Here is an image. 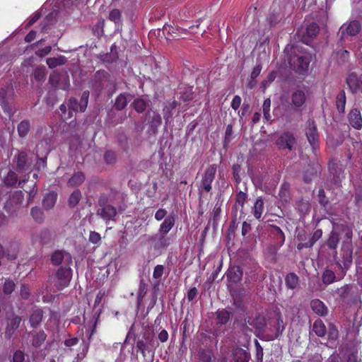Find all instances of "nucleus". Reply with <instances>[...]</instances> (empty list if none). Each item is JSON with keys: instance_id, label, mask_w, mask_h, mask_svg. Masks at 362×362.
I'll return each instance as SVG.
<instances>
[{"instance_id": "1", "label": "nucleus", "mask_w": 362, "mask_h": 362, "mask_svg": "<svg viewBox=\"0 0 362 362\" xmlns=\"http://www.w3.org/2000/svg\"><path fill=\"white\" fill-rule=\"evenodd\" d=\"M351 239L352 230L350 227L345 225L334 224L332 231L327 242L329 248L335 250L339 240H342L341 255L345 269H347L352 262Z\"/></svg>"}, {"instance_id": "2", "label": "nucleus", "mask_w": 362, "mask_h": 362, "mask_svg": "<svg viewBox=\"0 0 362 362\" xmlns=\"http://www.w3.org/2000/svg\"><path fill=\"white\" fill-rule=\"evenodd\" d=\"M360 29L361 24L358 21L354 20L344 23L339 30L341 40L346 41L349 37L355 36Z\"/></svg>"}, {"instance_id": "3", "label": "nucleus", "mask_w": 362, "mask_h": 362, "mask_svg": "<svg viewBox=\"0 0 362 362\" xmlns=\"http://www.w3.org/2000/svg\"><path fill=\"white\" fill-rule=\"evenodd\" d=\"M216 167L210 165L206 170L199 187L200 193L209 192L211 189V183L215 177Z\"/></svg>"}, {"instance_id": "4", "label": "nucleus", "mask_w": 362, "mask_h": 362, "mask_svg": "<svg viewBox=\"0 0 362 362\" xmlns=\"http://www.w3.org/2000/svg\"><path fill=\"white\" fill-rule=\"evenodd\" d=\"M14 93L12 84H8L0 90V103L4 111L11 117V109L8 105V100L13 97Z\"/></svg>"}, {"instance_id": "5", "label": "nucleus", "mask_w": 362, "mask_h": 362, "mask_svg": "<svg viewBox=\"0 0 362 362\" xmlns=\"http://www.w3.org/2000/svg\"><path fill=\"white\" fill-rule=\"evenodd\" d=\"M71 269L69 267H62L57 272V286L59 289L66 287L71 279Z\"/></svg>"}, {"instance_id": "6", "label": "nucleus", "mask_w": 362, "mask_h": 362, "mask_svg": "<svg viewBox=\"0 0 362 362\" xmlns=\"http://www.w3.org/2000/svg\"><path fill=\"white\" fill-rule=\"evenodd\" d=\"M346 81L353 93H362V73L350 74Z\"/></svg>"}, {"instance_id": "7", "label": "nucleus", "mask_w": 362, "mask_h": 362, "mask_svg": "<svg viewBox=\"0 0 362 362\" xmlns=\"http://www.w3.org/2000/svg\"><path fill=\"white\" fill-rule=\"evenodd\" d=\"M88 92H84L79 102L75 98H71L68 104L69 109L74 112H84L88 105Z\"/></svg>"}, {"instance_id": "8", "label": "nucleus", "mask_w": 362, "mask_h": 362, "mask_svg": "<svg viewBox=\"0 0 362 362\" xmlns=\"http://www.w3.org/2000/svg\"><path fill=\"white\" fill-rule=\"evenodd\" d=\"M302 40L304 43L308 44L319 32V27L315 23H312L306 26L304 29L301 28Z\"/></svg>"}, {"instance_id": "9", "label": "nucleus", "mask_w": 362, "mask_h": 362, "mask_svg": "<svg viewBox=\"0 0 362 362\" xmlns=\"http://www.w3.org/2000/svg\"><path fill=\"white\" fill-rule=\"evenodd\" d=\"M155 249L165 248L170 245V238L166 235L158 233L150 238Z\"/></svg>"}, {"instance_id": "10", "label": "nucleus", "mask_w": 362, "mask_h": 362, "mask_svg": "<svg viewBox=\"0 0 362 362\" xmlns=\"http://www.w3.org/2000/svg\"><path fill=\"white\" fill-rule=\"evenodd\" d=\"M295 144V139L292 134L284 133L276 141V144L280 148H288L291 150Z\"/></svg>"}, {"instance_id": "11", "label": "nucleus", "mask_w": 362, "mask_h": 362, "mask_svg": "<svg viewBox=\"0 0 362 362\" xmlns=\"http://www.w3.org/2000/svg\"><path fill=\"white\" fill-rule=\"evenodd\" d=\"M349 121L351 127L356 129L362 127V116L361 112L357 109L352 110L349 114Z\"/></svg>"}, {"instance_id": "12", "label": "nucleus", "mask_w": 362, "mask_h": 362, "mask_svg": "<svg viewBox=\"0 0 362 362\" xmlns=\"http://www.w3.org/2000/svg\"><path fill=\"white\" fill-rule=\"evenodd\" d=\"M98 214L105 221H110L117 214L116 209L110 205L104 206L98 210Z\"/></svg>"}, {"instance_id": "13", "label": "nucleus", "mask_w": 362, "mask_h": 362, "mask_svg": "<svg viewBox=\"0 0 362 362\" xmlns=\"http://www.w3.org/2000/svg\"><path fill=\"white\" fill-rule=\"evenodd\" d=\"M306 136L309 143L315 147L318 141V134L313 122H309L306 129Z\"/></svg>"}, {"instance_id": "14", "label": "nucleus", "mask_w": 362, "mask_h": 362, "mask_svg": "<svg viewBox=\"0 0 362 362\" xmlns=\"http://www.w3.org/2000/svg\"><path fill=\"white\" fill-rule=\"evenodd\" d=\"M311 56L308 54L298 57L297 59L296 71L300 73L307 71L311 62Z\"/></svg>"}, {"instance_id": "15", "label": "nucleus", "mask_w": 362, "mask_h": 362, "mask_svg": "<svg viewBox=\"0 0 362 362\" xmlns=\"http://www.w3.org/2000/svg\"><path fill=\"white\" fill-rule=\"evenodd\" d=\"M175 225V218L173 216H168L160 224L158 232L167 235Z\"/></svg>"}, {"instance_id": "16", "label": "nucleus", "mask_w": 362, "mask_h": 362, "mask_svg": "<svg viewBox=\"0 0 362 362\" xmlns=\"http://www.w3.org/2000/svg\"><path fill=\"white\" fill-rule=\"evenodd\" d=\"M312 310L319 315H325L327 313V309L322 301L315 299L310 302Z\"/></svg>"}, {"instance_id": "17", "label": "nucleus", "mask_w": 362, "mask_h": 362, "mask_svg": "<svg viewBox=\"0 0 362 362\" xmlns=\"http://www.w3.org/2000/svg\"><path fill=\"white\" fill-rule=\"evenodd\" d=\"M233 359L235 362H248L249 354L241 348H235L233 352Z\"/></svg>"}, {"instance_id": "18", "label": "nucleus", "mask_w": 362, "mask_h": 362, "mask_svg": "<svg viewBox=\"0 0 362 362\" xmlns=\"http://www.w3.org/2000/svg\"><path fill=\"white\" fill-rule=\"evenodd\" d=\"M21 321V319L18 316H13V317L8 319V327L6 331V334L8 337H10L13 333L14 330L18 327Z\"/></svg>"}, {"instance_id": "19", "label": "nucleus", "mask_w": 362, "mask_h": 362, "mask_svg": "<svg viewBox=\"0 0 362 362\" xmlns=\"http://www.w3.org/2000/svg\"><path fill=\"white\" fill-rule=\"evenodd\" d=\"M306 100L305 93L303 90L294 92L291 97L292 104L296 107L302 106Z\"/></svg>"}, {"instance_id": "20", "label": "nucleus", "mask_w": 362, "mask_h": 362, "mask_svg": "<svg viewBox=\"0 0 362 362\" xmlns=\"http://www.w3.org/2000/svg\"><path fill=\"white\" fill-rule=\"evenodd\" d=\"M243 272L240 267L235 266L231 267L228 272L227 276L230 279V281L233 282H237L240 281L242 278Z\"/></svg>"}, {"instance_id": "21", "label": "nucleus", "mask_w": 362, "mask_h": 362, "mask_svg": "<svg viewBox=\"0 0 362 362\" xmlns=\"http://www.w3.org/2000/svg\"><path fill=\"white\" fill-rule=\"evenodd\" d=\"M57 194L54 192H50L46 194L43 199V206L46 209L52 208L57 201Z\"/></svg>"}, {"instance_id": "22", "label": "nucleus", "mask_w": 362, "mask_h": 362, "mask_svg": "<svg viewBox=\"0 0 362 362\" xmlns=\"http://www.w3.org/2000/svg\"><path fill=\"white\" fill-rule=\"evenodd\" d=\"M66 59L64 56H59L57 57H49L47 59V64L50 69H54L58 66H61L65 64Z\"/></svg>"}, {"instance_id": "23", "label": "nucleus", "mask_w": 362, "mask_h": 362, "mask_svg": "<svg viewBox=\"0 0 362 362\" xmlns=\"http://www.w3.org/2000/svg\"><path fill=\"white\" fill-rule=\"evenodd\" d=\"M131 99L132 97L129 95L120 94L115 100L116 108L118 110L124 109Z\"/></svg>"}, {"instance_id": "24", "label": "nucleus", "mask_w": 362, "mask_h": 362, "mask_svg": "<svg viewBox=\"0 0 362 362\" xmlns=\"http://www.w3.org/2000/svg\"><path fill=\"white\" fill-rule=\"evenodd\" d=\"M264 211V202L261 198H257L252 209L254 216L259 219Z\"/></svg>"}, {"instance_id": "25", "label": "nucleus", "mask_w": 362, "mask_h": 362, "mask_svg": "<svg viewBox=\"0 0 362 362\" xmlns=\"http://www.w3.org/2000/svg\"><path fill=\"white\" fill-rule=\"evenodd\" d=\"M65 257H67L69 260H71L70 255L68 253L64 252L62 251H56L52 254L51 261L53 264L59 265L62 263V260Z\"/></svg>"}, {"instance_id": "26", "label": "nucleus", "mask_w": 362, "mask_h": 362, "mask_svg": "<svg viewBox=\"0 0 362 362\" xmlns=\"http://www.w3.org/2000/svg\"><path fill=\"white\" fill-rule=\"evenodd\" d=\"M313 330L318 337H324L326 334L325 325L320 320H316L314 322L313 326Z\"/></svg>"}, {"instance_id": "27", "label": "nucleus", "mask_w": 362, "mask_h": 362, "mask_svg": "<svg viewBox=\"0 0 362 362\" xmlns=\"http://www.w3.org/2000/svg\"><path fill=\"white\" fill-rule=\"evenodd\" d=\"M42 318V310L40 309L35 310L33 312V313L30 316V319L31 326L33 327H35L36 326H37L40 324V322H41Z\"/></svg>"}, {"instance_id": "28", "label": "nucleus", "mask_w": 362, "mask_h": 362, "mask_svg": "<svg viewBox=\"0 0 362 362\" xmlns=\"http://www.w3.org/2000/svg\"><path fill=\"white\" fill-rule=\"evenodd\" d=\"M286 284L291 289L297 287L298 284V277L293 273L288 274L286 277Z\"/></svg>"}, {"instance_id": "29", "label": "nucleus", "mask_w": 362, "mask_h": 362, "mask_svg": "<svg viewBox=\"0 0 362 362\" xmlns=\"http://www.w3.org/2000/svg\"><path fill=\"white\" fill-rule=\"evenodd\" d=\"M56 16V12H52L45 18L41 28L42 32H45L49 28V25L54 23Z\"/></svg>"}, {"instance_id": "30", "label": "nucleus", "mask_w": 362, "mask_h": 362, "mask_svg": "<svg viewBox=\"0 0 362 362\" xmlns=\"http://www.w3.org/2000/svg\"><path fill=\"white\" fill-rule=\"evenodd\" d=\"M85 177L83 173H75L69 180V185L71 187H75L81 185Z\"/></svg>"}, {"instance_id": "31", "label": "nucleus", "mask_w": 362, "mask_h": 362, "mask_svg": "<svg viewBox=\"0 0 362 362\" xmlns=\"http://www.w3.org/2000/svg\"><path fill=\"white\" fill-rule=\"evenodd\" d=\"M346 105V96L344 92H341L337 97L336 105L339 112H344Z\"/></svg>"}, {"instance_id": "32", "label": "nucleus", "mask_w": 362, "mask_h": 362, "mask_svg": "<svg viewBox=\"0 0 362 362\" xmlns=\"http://www.w3.org/2000/svg\"><path fill=\"white\" fill-rule=\"evenodd\" d=\"M30 123L27 120L22 121L18 126V132L21 137L25 136L30 130Z\"/></svg>"}, {"instance_id": "33", "label": "nucleus", "mask_w": 362, "mask_h": 362, "mask_svg": "<svg viewBox=\"0 0 362 362\" xmlns=\"http://www.w3.org/2000/svg\"><path fill=\"white\" fill-rule=\"evenodd\" d=\"M46 75V69L45 66H38L34 71V78L38 81L41 82L45 80Z\"/></svg>"}, {"instance_id": "34", "label": "nucleus", "mask_w": 362, "mask_h": 362, "mask_svg": "<svg viewBox=\"0 0 362 362\" xmlns=\"http://www.w3.org/2000/svg\"><path fill=\"white\" fill-rule=\"evenodd\" d=\"M335 280V274L332 270L327 269L322 275V281L325 284H330Z\"/></svg>"}, {"instance_id": "35", "label": "nucleus", "mask_w": 362, "mask_h": 362, "mask_svg": "<svg viewBox=\"0 0 362 362\" xmlns=\"http://www.w3.org/2000/svg\"><path fill=\"white\" fill-rule=\"evenodd\" d=\"M81 197V194L79 190L74 191L69 199V205L71 206H75L80 201Z\"/></svg>"}, {"instance_id": "36", "label": "nucleus", "mask_w": 362, "mask_h": 362, "mask_svg": "<svg viewBox=\"0 0 362 362\" xmlns=\"http://www.w3.org/2000/svg\"><path fill=\"white\" fill-rule=\"evenodd\" d=\"M46 339V334L43 332H38L35 334L33 339V345L35 346H40Z\"/></svg>"}, {"instance_id": "37", "label": "nucleus", "mask_w": 362, "mask_h": 362, "mask_svg": "<svg viewBox=\"0 0 362 362\" xmlns=\"http://www.w3.org/2000/svg\"><path fill=\"white\" fill-rule=\"evenodd\" d=\"M18 181L17 176L13 171H9L7 176L5 177L4 182L6 185L13 186L16 184Z\"/></svg>"}, {"instance_id": "38", "label": "nucleus", "mask_w": 362, "mask_h": 362, "mask_svg": "<svg viewBox=\"0 0 362 362\" xmlns=\"http://www.w3.org/2000/svg\"><path fill=\"white\" fill-rule=\"evenodd\" d=\"M31 216L37 222H42L43 221V213L38 207H33L31 209Z\"/></svg>"}, {"instance_id": "39", "label": "nucleus", "mask_w": 362, "mask_h": 362, "mask_svg": "<svg viewBox=\"0 0 362 362\" xmlns=\"http://www.w3.org/2000/svg\"><path fill=\"white\" fill-rule=\"evenodd\" d=\"M230 313L228 311L225 310L217 311V318L220 323L226 324L228 321Z\"/></svg>"}, {"instance_id": "40", "label": "nucleus", "mask_w": 362, "mask_h": 362, "mask_svg": "<svg viewBox=\"0 0 362 362\" xmlns=\"http://www.w3.org/2000/svg\"><path fill=\"white\" fill-rule=\"evenodd\" d=\"M270 107H271V100H270V99L267 98L264 101L263 106H262L264 117L267 120H269L271 118V116L269 114Z\"/></svg>"}, {"instance_id": "41", "label": "nucleus", "mask_w": 362, "mask_h": 362, "mask_svg": "<svg viewBox=\"0 0 362 362\" xmlns=\"http://www.w3.org/2000/svg\"><path fill=\"white\" fill-rule=\"evenodd\" d=\"M27 155L24 152H21L17 156V166L20 169H24L26 163Z\"/></svg>"}, {"instance_id": "42", "label": "nucleus", "mask_w": 362, "mask_h": 362, "mask_svg": "<svg viewBox=\"0 0 362 362\" xmlns=\"http://www.w3.org/2000/svg\"><path fill=\"white\" fill-rule=\"evenodd\" d=\"M134 107L139 112H143L146 107V102L144 99H136L134 101Z\"/></svg>"}, {"instance_id": "43", "label": "nucleus", "mask_w": 362, "mask_h": 362, "mask_svg": "<svg viewBox=\"0 0 362 362\" xmlns=\"http://www.w3.org/2000/svg\"><path fill=\"white\" fill-rule=\"evenodd\" d=\"M164 267L163 265H156L154 268L153 277L156 280H160L163 274Z\"/></svg>"}, {"instance_id": "44", "label": "nucleus", "mask_w": 362, "mask_h": 362, "mask_svg": "<svg viewBox=\"0 0 362 362\" xmlns=\"http://www.w3.org/2000/svg\"><path fill=\"white\" fill-rule=\"evenodd\" d=\"M121 13L118 9H113L109 13V19L115 23L120 21Z\"/></svg>"}, {"instance_id": "45", "label": "nucleus", "mask_w": 362, "mask_h": 362, "mask_svg": "<svg viewBox=\"0 0 362 362\" xmlns=\"http://www.w3.org/2000/svg\"><path fill=\"white\" fill-rule=\"evenodd\" d=\"M52 51V47L51 46H47L42 49H40L37 51H36L35 54L39 57H43L47 56Z\"/></svg>"}, {"instance_id": "46", "label": "nucleus", "mask_w": 362, "mask_h": 362, "mask_svg": "<svg viewBox=\"0 0 362 362\" xmlns=\"http://www.w3.org/2000/svg\"><path fill=\"white\" fill-rule=\"evenodd\" d=\"M101 240L100 235L95 231L90 232L89 235V241L93 244L98 243Z\"/></svg>"}, {"instance_id": "47", "label": "nucleus", "mask_w": 362, "mask_h": 362, "mask_svg": "<svg viewBox=\"0 0 362 362\" xmlns=\"http://www.w3.org/2000/svg\"><path fill=\"white\" fill-rule=\"evenodd\" d=\"M14 283L11 281H6L4 285V291L6 294L11 293L14 290Z\"/></svg>"}, {"instance_id": "48", "label": "nucleus", "mask_w": 362, "mask_h": 362, "mask_svg": "<svg viewBox=\"0 0 362 362\" xmlns=\"http://www.w3.org/2000/svg\"><path fill=\"white\" fill-rule=\"evenodd\" d=\"M242 99L239 95H235L231 103V107L233 110H237L241 104Z\"/></svg>"}, {"instance_id": "49", "label": "nucleus", "mask_w": 362, "mask_h": 362, "mask_svg": "<svg viewBox=\"0 0 362 362\" xmlns=\"http://www.w3.org/2000/svg\"><path fill=\"white\" fill-rule=\"evenodd\" d=\"M24 361V354L21 351L14 353L13 357V362H23Z\"/></svg>"}, {"instance_id": "50", "label": "nucleus", "mask_w": 362, "mask_h": 362, "mask_svg": "<svg viewBox=\"0 0 362 362\" xmlns=\"http://www.w3.org/2000/svg\"><path fill=\"white\" fill-rule=\"evenodd\" d=\"M167 214V211L164 209H158L155 214V218L157 221H161L163 219Z\"/></svg>"}, {"instance_id": "51", "label": "nucleus", "mask_w": 362, "mask_h": 362, "mask_svg": "<svg viewBox=\"0 0 362 362\" xmlns=\"http://www.w3.org/2000/svg\"><path fill=\"white\" fill-rule=\"evenodd\" d=\"M197 295V290L195 287L191 288L187 293V298L189 301L193 300Z\"/></svg>"}, {"instance_id": "52", "label": "nucleus", "mask_w": 362, "mask_h": 362, "mask_svg": "<svg viewBox=\"0 0 362 362\" xmlns=\"http://www.w3.org/2000/svg\"><path fill=\"white\" fill-rule=\"evenodd\" d=\"M158 339L161 342H165L168 339V333L163 329L158 334Z\"/></svg>"}, {"instance_id": "53", "label": "nucleus", "mask_w": 362, "mask_h": 362, "mask_svg": "<svg viewBox=\"0 0 362 362\" xmlns=\"http://www.w3.org/2000/svg\"><path fill=\"white\" fill-rule=\"evenodd\" d=\"M255 345L257 349V357L259 360H262L263 357V349L257 341H256Z\"/></svg>"}, {"instance_id": "54", "label": "nucleus", "mask_w": 362, "mask_h": 362, "mask_svg": "<svg viewBox=\"0 0 362 362\" xmlns=\"http://www.w3.org/2000/svg\"><path fill=\"white\" fill-rule=\"evenodd\" d=\"M30 293V289L27 286H22L21 288V295L22 298H27Z\"/></svg>"}, {"instance_id": "55", "label": "nucleus", "mask_w": 362, "mask_h": 362, "mask_svg": "<svg viewBox=\"0 0 362 362\" xmlns=\"http://www.w3.org/2000/svg\"><path fill=\"white\" fill-rule=\"evenodd\" d=\"M36 36V32L34 30H31L29 32V33L25 36V41L27 42H30L33 41Z\"/></svg>"}, {"instance_id": "56", "label": "nucleus", "mask_w": 362, "mask_h": 362, "mask_svg": "<svg viewBox=\"0 0 362 362\" xmlns=\"http://www.w3.org/2000/svg\"><path fill=\"white\" fill-rule=\"evenodd\" d=\"M78 339L77 338H70L64 341V344L66 346H75L78 343Z\"/></svg>"}, {"instance_id": "57", "label": "nucleus", "mask_w": 362, "mask_h": 362, "mask_svg": "<svg viewBox=\"0 0 362 362\" xmlns=\"http://www.w3.org/2000/svg\"><path fill=\"white\" fill-rule=\"evenodd\" d=\"M104 295H105V292L101 291L98 293V295L96 296L95 299L94 306H96L100 303V302L102 301V300L103 298Z\"/></svg>"}, {"instance_id": "58", "label": "nucleus", "mask_w": 362, "mask_h": 362, "mask_svg": "<svg viewBox=\"0 0 362 362\" xmlns=\"http://www.w3.org/2000/svg\"><path fill=\"white\" fill-rule=\"evenodd\" d=\"M40 18V14L39 13H35L29 21L28 23L27 24L26 27L31 26L33 25L35 22H37L39 18Z\"/></svg>"}, {"instance_id": "59", "label": "nucleus", "mask_w": 362, "mask_h": 362, "mask_svg": "<svg viewBox=\"0 0 362 362\" xmlns=\"http://www.w3.org/2000/svg\"><path fill=\"white\" fill-rule=\"evenodd\" d=\"M322 230H317L313 233V238H312V243H311V245H313L315 241H317L319 238H320L322 237Z\"/></svg>"}, {"instance_id": "60", "label": "nucleus", "mask_w": 362, "mask_h": 362, "mask_svg": "<svg viewBox=\"0 0 362 362\" xmlns=\"http://www.w3.org/2000/svg\"><path fill=\"white\" fill-rule=\"evenodd\" d=\"M250 229V224L247 223L246 222H244L243 223V227H242V234L243 235H245L248 233Z\"/></svg>"}, {"instance_id": "61", "label": "nucleus", "mask_w": 362, "mask_h": 362, "mask_svg": "<svg viewBox=\"0 0 362 362\" xmlns=\"http://www.w3.org/2000/svg\"><path fill=\"white\" fill-rule=\"evenodd\" d=\"M233 132V128L230 124H228L226 129V139L229 140Z\"/></svg>"}, {"instance_id": "62", "label": "nucleus", "mask_w": 362, "mask_h": 362, "mask_svg": "<svg viewBox=\"0 0 362 362\" xmlns=\"http://www.w3.org/2000/svg\"><path fill=\"white\" fill-rule=\"evenodd\" d=\"M261 69L259 66H256L254 68L251 73V77L255 78H256L260 73Z\"/></svg>"}, {"instance_id": "63", "label": "nucleus", "mask_w": 362, "mask_h": 362, "mask_svg": "<svg viewBox=\"0 0 362 362\" xmlns=\"http://www.w3.org/2000/svg\"><path fill=\"white\" fill-rule=\"evenodd\" d=\"M145 343L142 340H139L136 343V347L141 351L142 353L144 352L145 350Z\"/></svg>"}, {"instance_id": "64", "label": "nucleus", "mask_w": 362, "mask_h": 362, "mask_svg": "<svg viewBox=\"0 0 362 362\" xmlns=\"http://www.w3.org/2000/svg\"><path fill=\"white\" fill-rule=\"evenodd\" d=\"M112 157H113V154L111 153L110 152H107L105 155V160H106V161L107 163H110L111 162V160H112Z\"/></svg>"}]
</instances>
